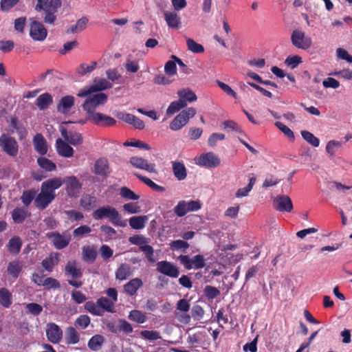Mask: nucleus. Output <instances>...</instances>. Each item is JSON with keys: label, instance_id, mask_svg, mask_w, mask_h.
Segmentation results:
<instances>
[{"label": "nucleus", "instance_id": "obj_1", "mask_svg": "<svg viewBox=\"0 0 352 352\" xmlns=\"http://www.w3.org/2000/svg\"><path fill=\"white\" fill-rule=\"evenodd\" d=\"M62 6L61 0H37L35 10L43 12V21L46 24L54 25L56 21V13Z\"/></svg>", "mask_w": 352, "mask_h": 352}, {"label": "nucleus", "instance_id": "obj_2", "mask_svg": "<svg viewBox=\"0 0 352 352\" xmlns=\"http://www.w3.org/2000/svg\"><path fill=\"white\" fill-rule=\"evenodd\" d=\"M92 217L95 220L108 219L115 226L124 227L126 223L122 221V216L119 212L111 206H102L94 210Z\"/></svg>", "mask_w": 352, "mask_h": 352}, {"label": "nucleus", "instance_id": "obj_3", "mask_svg": "<svg viewBox=\"0 0 352 352\" xmlns=\"http://www.w3.org/2000/svg\"><path fill=\"white\" fill-rule=\"evenodd\" d=\"M65 275L69 278L67 281L69 285L79 288L82 283L77 279L82 277L83 270L80 267L76 260L69 261L65 266Z\"/></svg>", "mask_w": 352, "mask_h": 352}, {"label": "nucleus", "instance_id": "obj_4", "mask_svg": "<svg viewBox=\"0 0 352 352\" xmlns=\"http://www.w3.org/2000/svg\"><path fill=\"white\" fill-rule=\"evenodd\" d=\"M87 97L82 104V108L87 112V116L96 113V109L100 105L104 104L107 101V95L104 93L90 94Z\"/></svg>", "mask_w": 352, "mask_h": 352}, {"label": "nucleus", "instance_id": "obj_5", "mask_svg": "<svg viewBox=\"0 0 352 352\" xmlns=\"http://www.w3.org/2000/svg\"><path fill=\"white\" fill-rule=\"evenodd\" d=\"M196 114V109L193 107H189L182 111L170 122L169 127L172 131H179L182 129Z\"/></svg>", "mask_w": 352, "mask_h": 352}, {"label": "nucleus", "instance_id": "obj_6", "mask_svg": "<svg viewBox=\"0 0 352 352\" xmlns=\"http://www.w3.org/2000/svg\"><path fill=\"white\" fill-rule=\"evenodd\" d=\"M0 146L3 151L11 157H15L19 153V144L13 137L2 134L0 136Z\"/></svg>", "mask_w": 352, "mask_h": 352}, {"label": "nucleus", "instance_id": "obj_7", "mask_svg": "<svg viewBox=\"0 0 352 352\" xmlns=\"http://www.w3.org/2000/svg\"><path fill=\"white\" fill-rule=\"evenodd\" d=\"M113 84L104 78H100L98 80H94V84L87 87L83 89H81L77 94L78 97L83 98L86 97L93 93L106 90L111 88Z\"/></svg>", "mask_w": 352, "mask_h": 352}, {"label": "nucleus", "instance_id": "obj_8", "mask_svg": "<svg viewBox=\"0 0 352 352\" xmlns=\"http://www.w3.org/2000/svg\"><path fill=\"white\" fill-rule=\"evenodd\" d=\"M291 42L295 47L304 50L309 49L312 45L311 37L306 36L300 30H295L292 32Z\"/></svg>", "mask_w": 352, "mask_h": 352}, {"label": "nucleus", "instance_id": "obj_9", "mask_svg": "<svg viewBox=\"0 0 352 352\" xmlns=\"http://www.w3.org/2000/svg\"><path fill=\"white\" fill-rule=\"evenodd\" d=\"M201 208L199 201H180L174 208V212L179 217H184L189 212L197 211Z\"/></svg>", "mask_w": 352, "mask_h": 352}, {"label": "nucleus", "instance_id": "obj_10", "mask_svg": "<svg viewBox=\"0 0 352 352\" xmlns=\"http://www.w3.org/2000/svg\"><path fill=\"white\" fill-rule=\"evenodd\" d=\"M87 119L92 124L100 127L112 126L117 122L113 118L99 112H96L90 116H87Z\"/></svg>", "mask_w": 352, "mask_h": 352}, {"label": "nucleus", "instance_id": "obj_11", "mask_svg": "<svg viewBox=\"0 0 352 352\" xmlns=\"http://www.w3.org/2000/svg\"><path fill=\"white\" fill-rule=\"evenodd\" d=\"M30 36L34 41H43L47 36V30L41 22L34 20L30 23Z\"/></svg>", "mask_w": 352, "mask_h": 352}, {"label": "nucleus", "instance_id": "obj_12", "mask_svg": "<svg viewBox=\"0 0 352 352\" xmlns=\"http://www.w3.org/2000/svg\"><path fill=\"white\" fill-rule=\"evenodd\" d=\"M219 157L212 152H208L201 155L196 164L200 166L206 168H215L220 164Z\"/></svg>", "mask_w": 352, "mask_h": 352}, {"label": "nucleus", "instance_id": "obj_13", "mask_svg": "<svg viewBox=\"0 0 352 352\" xmlns=\"http://www.w3.org/2000/svg\"><path fill=\"white\" fill-rule=\"evenodd\" d=\"M274 208L279 212H290L293 210L291 198L287 195H278L273 199Z\"/></svg>", "mask_w": 352, "mask_h": 352}, {"label": "nucleus", "instance_id": "obj_14", "mask_svg": "<svg viewBox=\"0 0 352 352\" xmlns=\"http://www.w3.org/2000/svg\"><path fill=\"white\" fill-rule=\"evenodd\" d=\"M157 272L170 278H177L179 275V268L173 263L162 261L157 263Z\"/></svg>", "mask_w": 352, "mask_h": 352}, {"label": "nucleus", "instance_id": "obj_15", "mask_svg": "<svg viewBox=\"0 0 352 352\" xmlns=\"http://www.w3.org/2000/svg\"><path fill=\"white\" fill-rule=\"evenodd\" d=\"M46 336L50 342L58 344L63 338V331L58 325L50 322L46 326Z\"/></svg>", "mask_w": 352, "mask_h": 352}, {"label": "nucleus", "instance_id": "obj_16", "mask_svg": "<svg viewBox=\"0 0 352 352\" xmlns=\"http://www.w3.org/2000/svg\"><path fill=\"white\" fill-rule=\"evenodd\" d=\"M65 184V190L69 197H76L82 188V184L75 176L66 177L63 183Z\"/></svg>", "mask_w": 352, "mask_h": 352}, {"label": "nucleus", "instance_id": "obj_17", "mask_svg": "<svg viewBox=\"0 0 352 352\" xmlns=\"http://www.w3.org/2000/svg\"><path fill=\"white\" fill-rule=\"evenodd\" d=\"M41 192L34 199V205L36 208L44 210L55 199L56 195L51 194L41 188Z\"/></svg>", "mask_w": 352, "mask_h": 352}, {"label": "nucleus", "instance_id": "obj_18", "mask_svg": "<svg viewBox=\"0 0 352 352\" xmlns=\"http://www.w3.org/2000/svg\"><path fill=\"white\" fill-rule=\"evenodd\" d=\"M129 162L132 166L137 168L145 170L149 173H156L155 165L149 163L147 160L133 156L130 158Z\"/></svg>", "mask_w": 352, "mask_h": 352}, {"label": "nucleus", "instance_id": "obj_19", "mask_svg": "<svg viewBox=\"0 0 352 352\" xmlns=\"http://www.w3.org/2000/svg\"><path fill=\"white\" fill-rule=\"evenodd\" d=\"M61 135L70 144L74 146L80 145L83 142V138L81 133L76 131H67L65 129L60 130Z\"/></svg>", "mask_w": 352, "mask_h": 352}, {"label": "nucleus", "instance_id": "obj_20", "mask_svg": "<svg viewBox=\"0 0 352 352\" xmlns=\"http://www.w3.org/2000/svg\"><path fill=\"white\" fill-rule=\"evenodd\" d=\"M33 145L35 151L41 156L47 153V144L45 138L41 133H36L33 138Z\"/></svg>", "mask_w": 352, "mask_h": 352}, {"label": "nucleus", "instance_id": "obj_21", "mask_svg": "<svg viewBox=\"0 0 352 352\" xmlns=\"http://www.w3.org/2000/svg\"><path fill=\"white\" fill-rule=\"evenodd\" d=\"M75 98L72 96H65L61 98L57 104L58 112L67 114L69 112L71 108L74 105Z\"/></svg>", "mask_w": 352, "mask_h": 352}, {"label": "nucleus", "instance_id": "obj_22", "mask_svg": "<svg viewBox=\"0 0 352 352\" xmlns=\"http://www.w3.org/2000/svg\"><path fill=\"white\" fill-rule=\"evenodd\" d=\"M56 151L58 154L64 157H71L74 155L73 148L67 142L58 138L56 141Z\"/></svg>", "mask_w": 352, "mask_h": 352}, {"label": "nucleus", "instance_id": "obj_23", "mask_svg": "<svg viewBox=\"0 0 352 352\" xmlns=\"http://www.w3.org/2000/svg\"><path fill=\"white\" fill-rule=\"evenodd\" d=\"M94 172L97 175L107 177L110 173L108 160L104 157L98 159L94 164Z\"/></svg>", "mask_w": 352, "mask_h": 352}, {"label": "nucleus", "instance_id": "obj_24", "mask_svg": "<svg viewBox=\"0 0 352 352\" xmlns=\"http://www.w3.org/2000/svg\"><path fill=\"white\" fill-rule=\"evenodd\" d=\"M164 20L170 28L179 29L181 27L180 17L175 12L165 11L164 12Z\"/></svg>", "mask_w": 352, "mask_h": 352}, {"label": "nucleus", "instance_id": "obj_25", "mask_svg": "<svg viewBox=\"0 0 352 352\" xmlns=\"http://www.w3.org/2000/svg\"><path fill=\"white\" fill-rule=\"evenodd\" d=\"M63 185V180L60 177L50 179L43 182L41 188L51 194L55 195L54 190L58 189Z\"/></svg>", "mask_w": 352, "mask_h": 352}, {"label": "nucleus", "instance_id": "obj_26", "mask_svg": "<svg viewBox=\"0 0 352 352\" xmlns=\"http://www.w3.org/2000/svg\"><path fill=\"white\" fill-rule=\"evenodd\" d=\"M172 170L174 176L179 181L184 180L187 177V170L184 164L181 162H173Z\"/></svg>", "mask_w": 352, "mask_h": 352}, {"label": "nucleus", "instance_id": "obj_27", "mask_svg": "<svg viewBox=\"0 0 352 352\" xmlns=\"http://www.w3.org/2000/svg\"><path fill=\"white\" fill-rule=\"evenodd\" d=\"M53 98L49 93L40 95L36 100V105L40 110H45L52 104Z\"/></svg>", "mask_w": 352, "mask_h": 352}, {"label": "nucleus", "instance_id": "obj_28", "mask_svg": "<svg viewBox=\"0 0 352 352\" xmlns=\"http://www.w3.org/2000/svg\"><path fill=\"white\" fill-rule=\"evenodd\" d=\"M142 285L143 283L140 278H135L124 285V290L129 296H133Z\"/></svg>", "mask_w": 352, "mask_h": 352}, {"label": "nucleus", "instance_id": "obj_29", "mask_svg": "<svg viewBox=\"0 0 352 352\" xmlns=\"http://www.w3.org/2000/svg\"><path fill=\"white\" fill-rule=\"evenodd\" d=\"M30 215V213L28 211V210L21 207H17L14 208L12 212V218L14 222L16 223H23Z\"/></svg>", "mask_w": 352, "mask_h": 352}, {"label": "nucleus", "instance_id": "obj_30", "mask_svg": "<svg viewBox=\"0 0 352 352\" xmlns=\"http://www.w3.org/2000/svg\"><path fill=\"white\" fill-rule=\"evenodd\" d=\"M148 221L146 215L133 216L129 220V226L134 230H141L144 228Z\"/></svg>", "mask_w": 352, "mask_h": 352}, {"label": "nucleus", "instance_id": "obj_31", "mask_svg": "<svg viewBox=\"0 0 352 352\" xmlns=\"http://www.w3.org/2000/svg\"><path fill=\"white\" fill-rule=\"evenodd\" d=\"M97 256L96 248L94 246L85 245L82 248V259L87 263H93Z\"/></svg>", "mask_w": 352, "mask_h": 352}, {"label": "nucleus", "instance_id": "obj_32", "mask_svg": "<svg viewBox=\"0 0 352 352\" xmlns=\"http://www.w3.org/2000/svg\"><path fill=\"white\" fill-rule=\"evenodd\" d=\"M97 301L99 307L102 309V316L104 314V311L109 313L115 312L114 302L112 300L106 297H100Z\"/></svg>", "mask_w": 352, "mask_h": 352}, {"label": "nucleus", "instance_id": "obj_33", "mask_svg": "<svg viewBox=\"0 0 352 352\" xmlns=\"http://www.w3.org/2000/svg\"><path fill=\"white\" fill-rule=\"evenodd\" d=\"M177 95L179 100H182L184 102H192L197 100L196 94L190 89H182L178 90Z\"/></svg>", "mask_w": 352, "mask_h": 352}, {"label": "nucleus", "instance_id": "obj_34", "mask_svg": "<svg viewBox=\"0 0 352 352\" xmlns=\"http://www.w3.org/2000/svg\"><path fill=\"white\" fill-rule=\"evenodd\" d=\"M104 342V338L102 336L97 334L92 336L88 342V347L94 351H99Z\"/></svg>", "mask_w": 352, "mask_h": 352}, {"label": "nucleus", "instance_id": "obj_35", "mask_svg": "<svg viewBox=\"0 0 352 352\" xmlns=\"http://www.w3.org/2000/svg\"><path fill=\"white\" fill-rule=\"evenodd\" d=\"M80 336L76 329L73 327H69L65 331V341L68 344H74L79 342Z\"/></svg>", "mask_w": 352, "mask_h": 352}, {"label": "nucleus", "instance_id": "obj_36", "mask_svg": "<svg viewBox=\"0 0 352 352\" xmlns=\"http://www.w3.org/2000/svg\"><path fill=\"white\" fill-rule=\"evenodd\" d=\"M12 294L6 288L0 289V304L8 308L12 303Z\"/></svg>", "mask_w": 352, "mask_h": 352}, {"label": "nucleus", "instance_id": "obj_37", "mask_svg": "<svg viewBox=\"0 0 352 352\" xmlns=\"http://www.w3.org/2000/svg\"><path fill=\"white\" fill-rule=\"evenodd\" d=\"M37 164L41 168L48 172H52L56 170V164L44 157H38L37 159Z\"/></svg>", "mask_w": 352, "mask_h": 352}, {"label": "nucleus", "instance_id": "obj_38", "mask_svg": "<svg viewBox=\"0 0 352 352\" xmlns=\"http://www.w3.org/2000/svg\"><path fill=\"white\" fill-rule=\"evenodd\" d=\"M256 181V177L252 176L250 178L248 184L244 187L237 190L236 192L235 196L238 198L246 197L248 195L249 192L252 190L254 185L255 184Z\"/></svg>", "mask_w": 352, "mask_h": 352}, {"label": "nucleus", "instance_id": "obj_39", "mask_svg": "<svg viewBox=\"0 0 352 352\" xmlns=\"http://www.w3.org/2000/svg\"><path fill=\"white\" fill-rule=\"evenodd\" d=\"M58 255L57 254H51L50 256L44 259L42 262L43 267L48 272H52L54 267L58 264Z\"/></svg>", "mask_w": 352, "mask_h": 352}, {"label": "nucleus", "instance_id": "obj_40", "mask_svg": "<svg viewBox=\"0 0 352 352\" xmlns=\"http://www.w3.org/2000/svg\"><path fill=\"white\" fill-rule=\"evenodd\" d=\"M128 318L139 324L144 323L146 320V316L140 310L134 309L129 312Z\"/></svg>", "mask_w": 352, "mask_h": 352}, {"label": "nucleus", "instance_id": "obj_41", "mask_svg": "<svg viewBox=\"0 0 352 352\" xmlns=\"http://www.w3.org/2000/svg\"><path fill=\"white\" fill-rule=\"evenodd\" d=\"M10 126L12 129L16 131L20 138L25 137L27 133L25 127L19 123L18 119L16 117L10 118Z\"/></svg>", "mask_w": 352, "mask_h": 352}, {"label": "nucleus", "instance_id": "obj_42", "mask_svg": "<svg viewBox=\"0 0 352 352\" xmlns=\"http://www.w3.org/2000/svg\"><path fill=\"white\" fill-rule=\"evenodd\" d=\"M186 106L187 103L183 102L182 100L173 101L168 106L166 110V114L168 116L173 115L174 113L179 111L182 109L186 107Z\"/></svg>", "mask_w": 352, "mask_h": 352}, {"label": "nucleus", "instance_id": "obj_43", "mask_svg": "<svg viewBox=\"0 0 352 352\" xmlns=\"http://www.w3.org/2000/svg\"><path fill=\"white\" fill-rule=\"evenodd\" d=\"M130 275V267L126 264H122L116 272V277L120 280L126 279Z\"/></svg>", "mask_w": 352, "mask_h": 352}, {"label": "nucleus", "instance_id": "obj_44", "mask_svg": "<svg viewBox=\"0 0 352 352\" xmlns=\"http://www.w3.org/2000/svg\"><path fill=\"white\" fill-rule=\"evenodd\" d=\"M85 309L94 316H102V309L99 307L98 301H96V302L93 301L86 302Z\"/></svg>", "mask_w": 352, "mask_h": 352}, {"label": "nucleus", "instance_id": "obj_45", "mask_svg": "<svg viewBox=\"0 0 352 352\" xmlns=\"http://www.w3.org/2000/svg\"><path fill=\"white\" fill-rule=\"evenodd\" d=\"M120 195L126 200L135 201L140 199L139 195L126 186H123L120 189Z\"/></svg>", "mask_w": 352, "mask_h": 352}, {"label": "nucleus", "instance_id": "obj_46", "mask_svg": "<svg viewBox=\"0 0 352 352\" xmlns=\"http://www.w3.org/2000/svg\"><path fill=\"white\" fill-rule=\"evenodd\" d=\"M21 265L19 262L12 261L8 264L7 271L10 276L16 278L21 271Z\"/></svg>", "mask_w": 352, "mask_h": 352}, {"label": "nucleus", "instance_id": "obj_47", "mask_svg": "<svg viewBox=\"0 0 352 352\" xmlns=\"http://www.w3.org/2000/svg\"><path fill=\"white\" fill-rule=\"evenodd\" d=\"M186 45L188 50L193 53L199 54L204 51V47L202 45L196 43L193 39L187 38Z\"/></svg>", "mask_w": 352, "mask_h": 352}, {"label": "nucleus", "instance_id": "obj_48", "mask_svg": "<svg viewBox=\"0 0 352 352\" xmlns=\"http://www.w3.org/2000/svg\"><path fill=\"white\" fill-rule=\"evenodd\" d=\"M301 135L303 139L313 146L318 147L319 146V139L314 136V135L312 134L311 132L308 131H302Z\"/></svg>", "mask_w": 352, "mask_h": 352}, {"label": "nucleus", "instance_id": "obj_49", "mask_svg": "<svg viewBox=\"0 0 352 352\" xmlns=\"http://www.w3.org/2000/svg\"><path fill=\"white\" fill-rule=\"evenodd\" d=\"M91 319L87 315H80L75 321V326L81 329H85L90 324Z\"/></svg>", "mask_w": 352, "mask_h": 352}, {"label": "nucleus", "instance_id": "obj_50", "mask_svg": "<svg viewBox=\"0 0 352 352\" xmlns=\"http://www.w3.org/2000/svg\"><path fill=\"white\" fill-rule=\"evenodd\" d=\"M142 338L151 341L156 340L161 338L160 334L157 331L144 330L140 332Z\"/></svg>", "mask_w": 352, "mask_h": 352}, {"label": "nucleus", "instance_id": "obj_51", "mask_svg": "<svg viewBox=\"0 0 352 352\" xmlns=\"http://www.w3.org/2000/svg\"><path fill=\"white\" fill-rule=\"evenodd\" d=\"M36 192L34 190H25L21 197L23 204L25 206H28L32 203V200L35 197Z\"/></svg>", "mask_w": 352, "mask_h": 352}, {"label": "nucleus", "instance_id": "obj_52", "mask_svg": "<svg viewBox=\"0 0 352 352\" xmlns=\"http://www.w3.org/2000/svg\"><path fill=\"white\" fill-rule=\"evenodd\" d=\"M97 63L95 61L91 62L90 65H88L85 63H82L80 65V66L78 67L76 72L78 74L80 75H85L87 73H89L94 70L96 67Z\"/></svg>", "mask_w": 352, "mask_h": 352}, {"label": "nucleus", "instance_id": "obj_53", "mask_svg": "<svg viewBox=\"0 0 352 352\" xmlns=\"http://www.w3.org/2000/svg\"><path fill=\"white\" fill-rule=\"evenodd\" d=\"M302 62V58L298 55L289 56L285 60V64L291 69L296 68Z\"/></svg>", "mask_w": 352, "mask_h": 352}, {"label": "nucleus", "instance_id": "obj_54", "mask_svg": "<svg viewBox=\"0 0 352 352\" xmlns=\"http://www.w3.org/2000/svg\"><path fill=\"white\" fill-rule=\"evenodd\" d=\"M223 129L227 131H234L238 133H242L240 126L233 120H226L223 123Z\"/></svg>", "mask_w": 352, "mask_h": 352}, {"label": "nucleus", "instance_id": "obj_55", "mask_svg": "<svg viewBox=\"0 0 352 352\" xmlns=\"http://www.w3.org/2000/svg\"><path fill=\"white\" fill-rule=\"evenodd\" d=\"M25 309L34 316H38L43 311L42 306L35 302L26 304Z\"/></svg>", "mask_w": 352, "mask_h": 352}, {"label": "nucleus", "instance_id": "obj_56", "mask_svg": "<svg viewBox=\"0 0 352 352\" xmlns=\"http://www.w3.org/2000/svg\"><path fill=\"white\" fill-rule=\"evenodd\" d=\"M43 286L46 289H58L60 287V283L56 279L48 277L44 278Z\"/></svg>", "mask_w": 352, "mask_h": 352}, {"label": "nucleus", "instance_id": "obj_57", "mask_svg": "<svg viewBox=\"0 0 352 352\" xmlns=\"http://www.w3.org/2000/svg\"><path fill=\"white\" fill-rule=\"evenodd\" d=\"M276 126L280 129L288 138L291 140L294 139V132L286 125L280 122H276L275 123Z\"/></svg>", "mask_w": 352, "mask_h": 352}, {"label": "nucleus", "instance_id": "obj_58", "mask_svg": "<svg viewBox=\"0 0 352 352\" xmlns=\"http://www.w3.org/2000/svg\"><path fill=\"white\" fill-rule=\"evenodd\" d=\"M123 210L130 214H136L140 212V207L137 203L130 202L123 205Z\"/></svg>", "mask_w": 352, "mask_h": 352}, {"label": "nucleus", "instance_id": "obj_59", "mask_svg": "<svg viewBox=\"0 0 352 352\" xmlns=\"http://www.w3.org/2000/svg\"><path fill=\"white\" fill-rule=\"evenodd\" d=\"M192 266L195 269H201L205 266V260L202 255H195L192 258Z\"/></svg>", "mask_w": 352, "mask_h": 352}, {"label": "nucleus", "instance_id": "obj_60", "mask_svg": "<svg viewBox=\"0 0 352 352\" xmlns=\"http://www.w3.org/2000/svg\"><path fill=\"white\" fill-rule=\"evenodd\" d=\"M177 62L175 60H168L166 63L164 65V71L165 72L170 76H173L176 74L177 73V67H176Z\"/></svg>", "mask_w": 352, "mask_h": 352}, {"label": "nucleus", "instance_id": "obj_61", "mask_svg": "<svg viewBox=\"0 0 352 352\" xmlns=\"http://www.w3.org/2000/svg\"><path fill=\"white\" fill-rule=\"evenodd\" d=\"M91 231V228L89 226L84 225L76 228L73 232V234L76 237L82 236L85 234H89Z\"/></svg>", "mask_w": 352, "mask_h": 352}, {"label": "nucleus", "instance_id": "obj_62", "mask_svg": "<svg viewBox=\"0 0 352 352\" xmlns=\"http://www.w3.org/2000/svg\"><path fill=\"white\" fill-rule=\"evenodd\" d=\"M119 323V331H122L126 333H130L133 332V327L132 325L124 319L118 320Z\"/></svg>", "mask_w": 352, "mask_h": 352}, {"label": "nucleus", "instance_id": "obj_63", "mask_svg": "<svg viewBox=\"0 0 352 352\" xmlns=\"http://www.w3.org/2000/svg\"><path fill=\"white\" fill-rule=\"evenodd\" d=\"M204 293L208 298L214 299L219 295L220 292L216 287L208 285L204 289Z\"/></svg>", "mask_w": 352, "mask_h": 352}, {"label": "nucleus", "instance_id": "obj_64", "mask_svg": "<svg viewBox=\"0 0 352 352\" xmlns=\"http://www.w3.org/2000/svg\"><path fill=\"white\" fill-rule=\"evenodd\" d=\"M226 136L223 133H212L208 138V142L210 146L214 147L216 146L218 140H223Z\"/></svg>", "mask_w": 352, "mask_h": 352}]
</instances>
